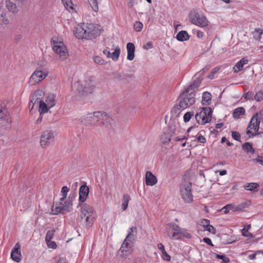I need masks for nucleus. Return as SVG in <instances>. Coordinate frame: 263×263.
<instances>
[{"mask_svg":"<svg viewBox=\"0 0 263 263\" xmlns=\"http://www.w3.org/2000/svg\"><path fill=\"white\" fill-rule=\"evenodd\" d=\"M120 53V49L119 47H116L114 52L111 54L110 53V57L112 60L117 61L118 60Z\"/></svg>","mask_w":263,"mask_h":263,"instance_id":"4c0bfd02","label":"nucleus"},{"mask_svg":"<svg viewBox=\"0 0 263 263\" xmlns=\"http://www.w3.org/2000/svg\"><path fill=\"white\" fill-rule=\"evenodd\" d=\"M193 113L192 112H187L185 113L183 116V121L184 122H189L191 117L193 116Z\"/></svg>","mask_w":263,"mask_h":263,"instance_id":"8fccbe9b","label":"nucleus"},{"mask_svg":"<svg viewBox=\"0 0 263 263\" xmlns=\"http://www.w3.org/2000/svg\"><path fill=\"white\" fill-rule=\"evenodd\" d=\"M48 245V247L49 248L51 249H55L57 247L56 243L54 241H49L48 242H46Z\"/></svg>","mask_w":263,"mask_h":263,"instance_id":"4d7b16f0","label":"nucleus"},{"mask_svg":"<svg viewBox=\"0 0 263 263\" xmlns=\"http://www.w3.org/2000/svg\"><path fill=\"white\" fill-rule=\"evenodd\" d=\"M248 60L245 58H242L233 67V71L234 73H237L240 71L243 67L244 65L247 64Z\"/></svg>","mask_w":263,"mask_h":263,"instance_id":"5701e85b","label":"nucleus"},{"mask_svg":"<svg viewBox=\"0 0 263 263\" xmlns=\"http://www.w3.org/2000/svg\"><path fill=\"white\" fill-rule=\"evenodd\" d=\"M232 204H228L222 208L221 211H222L224 214H227L230 210H232Z\"/></svg>","mask_w":263,"mask_h":263,"instance_id":"603ef678","label":"nucleus"},{"mask_svg":"<svg viewBox=\"0 0 263 263\" xmlns=\"http://www.w3.org/2000/svg\"><path fill=\"white\" fill-rule=\"evenodd\" d=\"M141 2V0H128V7L130 9H133L135 5Z\"/></svg>","mask_w":263,"mask_h":263,"instance_id":"09e8293b","label":"nucleus"},{"mask_svg":"<svg viewBox=\"0 0 263 263\" xmlns=\"http://www.w3.org/2000/svg\"><path fill=\"white\" fill-rule=\"evenodd\" d=\"M44 95V92L42 89L36 90L30 96V106L32 105L31 109L33 108L34 106L37 104L36 107L38 106V103L40 102V100H43V97ZM30 107V106H29Z\"/></svg>","mask_w":263,"mask_h":263,"instance_id":"f3484780","label":"nucleus"},{"mask_svg":"<svg viewBox=\"0 0 263 263\" xmlns=\"http://www.w3.org/2000/svg\"><path fill=\"white\" fill-rule=\"evenodd\" d=\"M162 257L163 259L166 261H170L171 256L167 253V252L164 251V252H162Z\"/></svg>","mask_w":263,"mask_h":263,"instance_id":"5fc2aeb1","label":"nucleus"},{"mask_svg":"<svg viewBox=\"0 0 263 263\" xmlns=\"http://www.w3.org/2000/svg\"><path fill=\"white\" fill-rule=\"evenodd\" d=\"M176 39L179 41H187L190 39V36L186 31H180L176 35Z\"/></svg>","mask_w":263,"mask_h":263,"instance_id":"cd10ccee","label":"nucleus"},{"mask_svg":"<svg viewBox=\"0 0 263 263\" xmlns=\"http://www.w3.org/2000/svg\"><path fill=\"white\" fill-rule=\"evenodd\" d=\"M89 193V188L86 185H82L79 189V200L81 202H84L87 199Z\"/></svg>","mask_w":263,"mask_h":263,"instance_id":"aec40b11","label":"nucleus"},{"mask_svg":"<svg viewBox=\"0 0 263 263\" xmlns=\"http://www.w3.org/2000/svg\"><path fill=\"white\" fill-rule=\"evenodd\" d=\"M96 87V83L88 78L83 81L77 82L73 85V89L80 96L92 92Z\"/></svg>","mask_w":263,"mask_h":263,"instance_id":"20e7f679","label":"nucleus"},{"mask_svg":"<svg viewBox=\"0 0 263 263\" xmlns=\"http://www.w3.org/2000/svg\"><path fill=\"white\" fill-rule=\"evenodd\" d=\"M254 160L263 166V157L258 156L256 159H255Z\"/></svg>","mask_w":263,"mask_h":263,"instance_id":"052dcab7","label":"nucleus"},{"mask_svg":"<svg viewBox=\"0 0 263 263\" xmlns=\"http://www.w3.org/2000/svg\"><path fill=\"white\" fill-rule=\"evenodd\" d=\"M132 246V241H129L125 238L120 249L122 252H123V255L128 256L131 252Z\"/></svg>","mask_w":263,"mask_h":263,"instance_id":"6ab92c4d","label":"nucleus"},{"mask_svg":"<svg viewBox=\"0 0 263 263\" xmlns=\"http://www.w3.org/2000/svg\"><path fill=\"white\" fill-rule=\"evenodd\" d=\"M11 120L5 106L0 105V124L4 126L10 127Z\"/></svg>","mask_w":263,"mask_h":263,"instance_id":"dca6fc26","label":"nucleus"},{"mask_svg":"<svg viewBox=\"0 0 263 263\" xmlns=\"http://www.w3.org/2000/svg\"><path fill=\"white\" fill-rule=\"evenodd\" d=\"M6 6L10 12L12 13H16L18 11L16 5L9 0H7L5 2Z\"/></svg>","mask_w":263,"mask_h":263,"instance_id":"c85d7f7f","label":"nucleus"},{"mask_svg":"<svg viewBox=\"0 0 263 263\" xmlns=\"http://www.w3.org/2000/svg\"><path fill=\"white\" fill-rule=\"evenodd\" d=\"M204 221L206 222V230L213 234H215L216 232V229L213 226L210 224V220H205Z\"/></svg>","mask_w":263,"mask_h":263,"instance_id":"a19ab883","label":"nucleus"},{"mask_svg":"<svg viewBox=\"0 0 263 263\" xmlns=\"http://www.w3.org/2000/svg\"><path fill=\"white\" fill-rule=\"evenodd\" d=\"M254 99L256 101H261L263 100V91H259L254 96Z\"/></svg>","mask_w":263,"mask_h":263,"instance_id":"de8ad7c7","label":"nucleus"},{"mask_svg":"<svg viewBox=\"0 0 263 263\" xmlns=\"http://www.w3.org/2000/svg\"><path fill=\"white\" fill-rule=\"evenodd\" d=\"M11 257L16 262H19L21 260L22 254L21 253V245L17 243L14 246L11 253Z\"/></svg>","mask_w":263,"mask_h":263,"instance_id":"a211bd4d","label":"nucleus"},{"mask_svg":"<svg viewBox=\"0 0 263 263\" xmlns=\"http://www.w3.org/2000/svg\"><path fill=\"white\" fill-rule=\"evenodd\" d=\"M93 61L95 63L104 65L106 64V62L100 57L99 56H95L93 58Z\"/></svg>","mask_w":263,"mask_h":263,"instance_id":"c03bdc74","label":"nucleus"},{"mask_svg":"<svg viewBox=\"0 0 263 263\" xmlns=\"http://www.w3.org/2000/svg\"><path fill=\"white\" fill-rule=\"evenodd\" d=\"M137 234V228L136 226L131 227L128 231V235L126 237L127 240H129V241L134 240L136 238Z\"/></svg>","mask_w":263,"mask_h":263,"instance_id":"b1692460","label":"nucleus"},{"mask_svg":"<svg viewBox=\"0 0 263 263\" xmlns=\"http://www.w3.org/2000/svg\"><path fill=\"white\" fill-rule=\"evenodd\" d=\"M203 241L208 245L211 246H213V244L212 243V240L210 238L208 237H204L203 239Z\"/></svg>","mask_w":263,"mask_h":263,"instance_id":"13d9d810","label":"nucleus"},{"mask_svg":"<svg viewBox=\"0 0 263 263\" xmlns=\"http://www.w3.org/2000/svg\"><path fill=\"white\" fill-rule=\"evenodd\" d=\"M212 114V110L210 107H203L201 111L195 115V119L198 124L204 125L211 121Z\"/></svg>","mask_w":263,"mask_h":263,"instance_id":"1a4fd4ad","label":"nucleus"},{"mask_svg":"<svg viewBox=\"0 0 263 263\" xmlns=\"http://www.w3.org/2000/svg\"><path fill=\"white\" fill-rule=\"evenodd\" d=\"M157 247H158V249L160 250L161 253L162 252H164V251H165L164 247L161 243H158L157 245Z\"/></svg>","mask_w":263,"mask_h":263,"instance_id":"e2e57ef3","label":"nucleus"},{"mask_svg":"<svg viewBox=\"0 0 263 263\" xmlns=\"http://www.w3.org/2000/svg\"><path fill=\"white\" fill-rule=\"evenodd\" d=\"M54 140V135L52 131L46 130L41 136L40 144L43 148L48 146Z\"/></svg>","mask_w":263,"mask_h":263,"instance_id":"ddd939ff","label":"nucleus"},{"mask_svg":"<svg viewBox=\"0 0 263 263\" xmlns=\"http://www.w3.org/2000/svg\"><path fill=\"white\" fill-rule=\"evenodd\" d=\"M134 28L136 31L140 32L142 29L143 24L141 22L137 21L134 23Z\"/></svg>","mask_w":263,"mask_h":263,"instance_id":"a18cd8bd","label":"nucleus"},{"mask_svg":"<svg viewBox=\"0 0 263 263\" xmlns=\"http://www.w3.org/2000/svg\"><path fill=\"white\" fill-rule=\"evenodd\" d=\"M90 6L92 10L97 12L99 11L98 3H100L101 0H88Z\"/></svg>","mask_w":263,"mask_h":263,"instance_id":"72a5a7b5","label":"nucleus"},{"mask_svg":"<svg viewBox=\"0 0 263 263\" xmlns=\"http://www.w3.org/2000/svg\"><path fill=\"white\" fill-rule=\"evenodd\" d=\"M191 190V182L186 181L185 177H184L180 186V192L182 198L187 203H190L193 201V196L192 194Z\"/></svg>","mask_w":263,"mask_h":263,"instance_id":"0eeeda50","label":"nucleus"},{"mask_svg":"<svg viewBox=\"0 0 263 263\" xmlns=\"http://www.w3.org/2000/svg\"><path fill=\"white\" fill-rule=\"evenodd\" d=\"M42 119H43V114H40V116L36 121V124L40 123L42 122Z\"/></svg>","mask_w":263,"mask_h":263,"instance_id":"774afa93","label":"nucleus"},{"mask_svg":"<svg viewBox=\"0 0 263 263\" xmlns=\"http://www.w3.org/2000/svg\"><path fill=\"white\" fill-rule=\"evenodd\" d=\"M212 96L210 93L206 91L203 93L202 103L203 105H208L211 100Z\"/></svg>","mask_w":263,"mask_h":263,"instance_id":"c756f323","label":"nucleus"},{"mask_svg":"<svg viewBox=\"0 0 263 263\" xmlns=\"http://www.w3.org/2000/svg\"><path fill=\"white\" fill-rule=\"evenodd\" d=\"M261 252V251H257L255 253H253V254H250L249 256H248V258L250 260H253V259H254L255 258H256V256L257 255V254L258 253H260Z\"/></svg>","mask_w":263,"mask_h":263,"instance_id":"bf43d9fd","label":"nucleus"},{"mask_svg":"<svg viewBox=\"0 0 263 263\" xmlns=\"http://www.w3.org/2000/svg\"><path fill=\"white\" fill-rule=\"evenodd\" d=\"M127 59L129 61H132L135 57V47L133 43H128L127 44Z\"/></svg>","mask_w":263,"mask_h":263,"instance_id":"4be33fe9","label":"nucleus"},{"mask_svg":"<svg viewBox=\"0 0 263 263\" xmlns=\"http://www.w3.org/2000/svg\"><path fill=\"white\" fill-rule=\"evenodd\" d=\"M96 115L97 122H100L101 124L107 127H110L114 122L112 119L105 112L97 111Z\"/></svg>","mask_w":263,"mask_h":263,"instance_id":"4468645a","label":"nucleus"},{"mask_svg":"<svg viewBox=\"0 0 263 263\" xmlns=\"http://www.w3.org/2000/svg\"><path fill=\"white\" fill-rule=\"evenodd\" d=\"M62 2L67 10L71 11L73 9V4L71 0H62Z\"/></svg>","mask_w":263,"mask_h":263,"instance_id":"c9c22d12","label":"nucleus"},{"mask_svg":"<svg viewBox=\"0 0 263 263\" xmlns=\"http://www.w3.org/2000/svg\"><path fill=\"white\" fill-rule=\"evenodd\" d=\"M72 202L69 198L63 203L61 201L59 203H57L53 206L52 212L53 214L57 215L59 213L68 212L72 210Z\"/></svg>","mask_w":263,"mask_h":263,"instance_id":"9d476101","label":"nucleus"},{"mask_svg":"<svg viewBox=\"0 0 263 263\" xmlns=\"http://www.w3.org/2000/svg\"><path fill=\"white\" fill-rule=\"evenodd\" d=\"M49 73L48 70L45 68L39 67L32 73L29 80L30 85H35L45 79Z\"/></svg>","mask_w":263,"mask_h":263,"instance_id":"6e6552de","label":"nucleus"},{"mask_svg":"<svg viewBox=\"0 0 263 263\" xmlns=\"http://www.w3.org/2000/svg\"><path fill=\"white\" fill-rule=\"evenodd\" d=\"M242 149L247 152H250L251 153H254L255 151L252 146V144H251L249 142H245L242 146Z\"/></svg>","mask_w":263,"mask_h":263,"instance_id":"f704fd0d","label":"nucleus"},{"mask_svg":"<svg viewBox=\"0 0 263 263\" xmlns=\"http://www.w3.org/2000/svg\"><path fill=\"white\" fill-rule=\"evenodd\" d=\"M39 105V111L40 114H44L48 112L49 109L48 105L43 101V100H40V102L38 103Z\"/></svg>","mask_w":263,"mask_h":263,"instance_id":"bb28decb","label":"nucleus"},{"mask_svg":"<svg viewBox=\"0 0 263 263\" xmlns=\"http://www.w3.org/2000/svg\"><path fill=\"white\" fill-rule=\"evenodd\" d=\"M158 182L156 177L150 171H147L145 174V183L148 186H153Z\"/></svg>","mask_w":263,"mask_h":263,"instance_id":"412c9836","label":"nucleus"},{"mask_svg":"<svg viewBox=\"0 0 263 263\" xmlns=\"http://www.w3.org/2000/svg\"><path fill=\"white\" fill-rule=\"evenodd\" d=\"M69 188L66 186H64L62 188L61 194H62V197L61 198V199H60L61 201H63L66 199V198L67 197V193L69 192Z\"/></svg>","mask_w":263,"mask_h":263,"instance_id":"58836bf2","label":"nucleus"},{"mask_svg":"<svg viewBox=\"0 0 263 263\" xmlns=\"http://www.w3.org/2000/svg\"><path fill=\"white\" fill-rule=\"evenodd\" d=\"M201 83V80L198 79L194 80L184 89L180 94L179 100V109L183 110L189 106L194 104L195 102L194 90L197 88Z\"/></svg>","mask_w":263,"mask_h":263,"instance_id":"f257e3e1","label":"nucleus"},{"mask_svg":"<svg viewBox=\"0 0 263 263\" xmlns=\"http://www.w3.org/2000/svg\"><path fill=\"white\" fill-rule=\"evenodd\" d=\"M52 49L57 54L59 55V58L62 61H65L69 55L66 46L62 42L54 43Z\"/></svg>","mask_w":263,"mask_h":263,"instance_id":"9b49d317","label":"nucleus"},{"mask_svg":"<svg viewBox=\"0 0 263 263\" xmlns=\"http://www.w3.org/2000/svg\"><path fill=\"white\" fill-rule=\"evenodd\" d=\"M190 21L192 24L202 28L209 25V21L202 11H192L190 14Z\"/></svg>","mask_w":263,"mask_h":263,"instance_id":"423d86ee","label":"nucleus"},{"mask_svg":"<svg viewBox=\"0 0 263 263\" xmlns=\"http://www.w3.org/2000/svg\"><path fill=\"white\" fill-rule=\"evenodd\" d=\"M170 228H166L165 230L168 237L175 240H178L181 238H190L191 236L187 230L180 228L178 224L174 223L167 224Z\"/></svg>","mask_w":263,"mask_h":263,"instance_id":"7ed1b4c3","label":"nucleus"},{"mask_svg":"<svg viewBox=\"0 0 263 263\" xmlns=\"http://www.w3.org/2000/svg\"><path fill=\"white\" fill-rule=\"evenodd\" d=\"M161 139L163 143H166L171 141L170 137L166 134L162 135Z\"/></svg>","mask_w":263,"mask_h":263,"instance_id":"3c124183","label":"nucleus"},{"mask_svg":"<svg viewBox=\"0 0 263 263\" xmlns=\"http://www.w3.org/2000/svg\"><path fill=\"white\" fill-rule=\"evenodd\" d=\"M96 115V112L88 114L81 117L78 121L80 123L85 125L95 124L98 121V119L95 117Z\"/></svg>","mask_w":263,"mask_h":263,"instance_id":"2eb2a0df","label":"nucleus"},{"mask_svg":"<svg viewBox=\"0 0 263 263\" xmlns=\"http://www.w3.org/2000/svg\"><path fill=\"white\" fill-rule=\"evenodd\" d=\"M55 98L56 96L53 93H50L48 95L45 100V103L48 105V107L51 108L55 105Z\"/></svg>","mask_w":263,"mask_h":263,"instance_id":"393cba45","label":"nucleus"},{"mask_svg":"<svg viewBox=\"0 0 263 263\" xmlns=\"http://www.w3.org/2000/svg\"><path fill=\"white\" fill-rule=\"evenodd\" d=\"M259 184L256 182H251L246 183L243 185V188L247 191H253L255 189H257L259 187Z\"/></svg>","mask_w":263,"mask_h":263,"instance_id":"2f4dec72","label":"nucleus"},{"mask_svg":"<svg viewBox=\"0 0 263 263\" xmlns=\"http://www.w3.org/2000/svg\"><path fill=\"white\" fill-rule=\"evenodd\" d=\"M100 30L95 25L91 23H82L78 25L74 35L78 39L91 40L100 34Z\"/></svg>","mask_w":263,"mask_h":263,"instance_id":"f03ea898","label":"nucleus"},{"mask_svg":"<svg viewBox=\"0 0 263 263\" xmlns=\"http://www.w3.org/2000/svg\"><path fill=\"white\" fill-rule=\"evenodd\" d=\"M197 140L198 142L202 143H204L206 142V139L205 137L202 136L201 134H199V135L197 136Z\"/></svg>","mask_w":263,"mask_h":263,"instance_id":"6e6d98bb","label":"nucleus"},{"mask_svg":"<svg viewBox=\"0 0 263 263\" xmlns=\"http://www.w3.org/2000/svg\"><path fill=\"white\" fill-rule=\"evenodd\" d=\"M232 138L238 141H240V134L237 132H233L232 133Z\"/></svg>","mask_w":263,"mask_h":263,"instance_id":"864d4df0","label":"nucleus"},{"mask_svg":"<svg viewBox=\"0 0 263 263\" xmlns=\"http://www.w3.org/2000/svg\"><path fill=\"white\" fill-rule=\"evenodd\" d=\"M55 232V230H54V229L47 231L46 235V237H45V240L46 242H48L49 241L51 240Z\"/></svg>","mask_w":263,"mask_h":263,"instance_id":"37998d69","label":"nucleus"},{"mask_svg":"<svg viewBox=\"0 0 263 263\" xmlns=\"http://www.w3.org/2000/svg\"><path fill=\"white\" fill-rule=\"evenodd\" d=\"M216 258L222 260L221 263H228L230 262V259L224 255H219L216 254Z\"/></svg>","mask_w":263,"mask_h":263,"instance_id":"49530a36","label":"nucleus"},{"mask_svg":"<svg viewBox=\"0 0 263 263\" xmlns=\"http://www.w3.org/2000/svg\"><path fill=\"white\" fill-rule=\"evenodd\" d=\"M252 129L247 128L246 134L249 135V138H252L253 137H255L257 135L263 134V132H252L251 130Z\"/></svg>","mask_w":263,"mask_h":263,"instance_id":"ea45409f","label":"nucleus"},{"mask_svg":"<svg viewBox=\"0 0 263 263\" xmlns=\"http://www.w3.org/2000/svg\"><path fill=\"white\" fill-rule=\"evenodd\" d=\"M130 200V197L128 194L124 195L122 200V209L123 211L126 210L128 206V202Z\"/></svg>","mask_w":263,"mask_h":263,"instance_id":"473e14b6","label":"nucleus"},{"mask_svg":"<svg viewBox=\"0 0 263 263\" xmlns=\"http://www.w3.org/2000/svg\"><path fill=\"white\" fill-rule=\"evenodd\" d=\"M252 33L253 35V38L256 41H260L261 38V35L263 33V29L260 28H255Z\"/></svg>","mask_w":263,"mask_h":263,"instance_id":"7c9ffc66","label":"nucleus"},{"mask_svg":"<svg viewBox=\"0 0 263 263\" xmlns=\"http://www.w3.org/2000/svg\"><path fill=\"white\" fill-rule=\"evenodd\" d=\"M103 52V53L105 54L107 58L110 57V52L108 48L105 49Z\"/></svg>","mask_w":263,"mask_h":263,"instance_id":"69168bd1","label":"nucleus"},{"mask_svg":"<svg viewBox=\"0 0 263 263\" xmlns=\"http://www.w3.org/2000/svg\"><path fill=\"white\" fill-rule=\"evenodd\" d=\"M210 68V65L205 66L203 69L200 70L198 72L195 74L194 78V80H197L198 79H200L201 81V79L200 78V77L203 74L205 71L209 70Z\"/></svg>","mask_w":263,"mask_h":263,"instance_id":"e433bc0d","label":"nucleus"},{"mask_svg":"<svg viewBox=\"0 0 263 263\" xmlns=\"http://www.w3.org/2000/svg\"><path fill=\"white\" fill-rule=\"evenodd\" d=\"M245 109L242 107H239L235 108L232 114L233 117L235 119L240 118L241 115L245 114Z\"/></svg>","mask_w":263,"mask_h":263,"instance_id":"a878e982","label":"nucleus"},{"mask_svg":"<svg viewBox=\"0 0 263 263\" xmlns=\"http://www.w3.org/2000/svg\"><path fill=\"white\" fill-rule=\"evenodd\" d=\"M81 218L84 219L86 224L90 227L95 219V212L93 208L90 205L84 203L81 205Z\"/></svg>","mask_w":263,"mask_h":263,"instance_id":"39448f33","label":"nucleus"},{"mask_svg":"<svg viewBox=\"0 0 263 263\" xmlns=\"http://www.w3.org/2000/svg\"><path fill=\"white\" fill-rule=\"evenodd\" d=\"M153 47V44L151 42H149L146 43V44L144 46V48L145 49H151Z\"/></svg>","mask_w":263,"mask_h":263,"instance_id":"0e129e2a","label":"nucleus"},{"mask_svg":"<svg viewBox=\"0 0 263 263\" xmlns=\"http://www.w3.org/2000/svg\"><path fill=\"white\" fill-rule=\"evenodd\" d=\"M196 35L198 38H202L203 36V33L201 31L198 30L197 31Z\"/></svg>","mask_w":263,"mask_h":263,"instance_id":"338daca9","label":"nucleus"},{"mask_svg":"<svg viewBox=\"0 0 263 263\" xmlns=\"http://www.w3.org/2000/svg\"><path fill=\"white\" fill-rule=\"evenodd\" d=\"M246 207V203L242 202L239 204L235 205L232 204V210L234 212L240 211Z\"/></svg>","mask_w":263,"mask_h":263,"instance_id":"79ce46f5","label":"nucleus"},{"mask_svg":"<svg viewBox=\"0 0 263 263\" xmlns=\"http://www.w3.org/2000/svg\"><path fill=\"white\" fill-rule=\"evenodd\" d=\"M252 96V94L251 92H248L245 94L244 98L247 100H250L251 99Z\"/></svg>","mask_w":263,"mask_h":263,"instance_id":"680f3d73","label":"nucleus"},{"mask_svg":"<svg viewBox=\"0 0 263 263\" xmlns=\"http://www.w3.org/2000/svg\"><path fill=\"white\" fill-rule=\"evenodd\" d=\"M261 121H263V112L260 111L255 114L251 118L248 128L252 129L256 132H259V125Z\"/></svg>","mask_w":263,"mask_h":263,"instance_id":"f8f14e48","label":"nucleus"}]
</instances>
